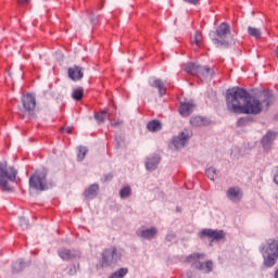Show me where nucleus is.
Returning <instances> with one entry per match:
<instances>
[{
  "label": "nucleus",
  "instance_id": "obj_31",
  "mask_svg": "<svg viewBox=\"0 0 278 278\" xmlns=\"http://www.w3.org/2000/svg\"><path fill=\"white\" fill-rule=\"evenodd\" d=\"M119 197L121 199H128V197H131V187L127 186L121 189Z\"/></svg>",
  "mask_w": 278,
  "mask_h": 278
},
{
  "label": "nucleus",
  "instance_id": "obj_39",
  "mask_svg": "<svg viewBox=\"0 0 278 278\" xmlns=\"http://www.w3.org/2000/svg\"><path fill=\"white\" fill-rule=\"evenodd\" d=\"M175 235H173V233H169V235H167L166 236V240H167V242H173V240H175Z\"/></svg>",
  "mask_w": 278,
  "mask_h": 278
},
{
  "label": "nucleus",
  "instance_id": "obj_9",
  "mask_svg": "<svg viewBox=\"0 0 278 278\" xmlns=\"http://www.w3.org/2000/svg\"><path fill=\"white\" fill-rule=\"evenodd\" d=\"M225 230H214V229H203L200 232V238L203 240L204 238H211L212 241L220 242V240H225L226 238Z\"/></svg>",
  "mask_w": 278,
  "mask_h": 278
},
{
  "label": "nucleus",
  "instance_id": "obj_12",
  "mask_svg": "<svg viewBox=\"0 0 278 278\" xmlns=\"http://www.w3.org/2000/svg\"><path fill=\"white\" fill-rule=\"evenodd\" d=\"M137 236L139 238H143L144 240H153L155 236H157V228L155 227H150V228H144L141 227L137 229Z\"/></svg>",
  "mask_w": 278,
  "mask_h": 278
},
{
  "label": "nucleus",
  "instance_id": "obj_43",
  "mask_svg": "<svg viewBox=\"0 0 278 278\" xmlns=\"http://www.w3.org/2000/svg\"><path fill=\"white\" fill-rule=\"evenodd\" d=\"M192 277H193V274L191 270L187 271L185 275V278H192Z\"/></svg>",
  "mask_w": 278,
  "mask_h": 278
},
{
  "label": "nucleus",
  "instance_id": "obj_26",
  "mask_svg": "<svg viewBox=\"0 0 278 278\" xmlns=\"http://www.w3.org/2000/svg\"><path fill=\"white\" fill-rule=\"evenodd\" d=\"M24 268H25V263H23V261H16L12 264V274L18 275V273H23Z\"/></svg>",
  "mask_w": 278,
  "mask_h": 278
},
{
  "label": "nucleus",
  "instance_id": "obj_22",
  "mask_svg": "<svg viewBox=\"0 0 278 278\" xmlns=\"http://www.w3.org/2000/svg\"><path fill=\"white\" fill-rule=\"evenodd\" d=\"M147 129L148 131H161L162 129V122L161 121H157V119H152L148 123L147 125Z\"/></svg>",
  "mask_w": 278,
  "mask_h": 278
},
{
  "label": "nucleus",
  "instance_id": "obj_24",
  "mask_svg": "<svg viewBox=\"0 0 278 278\" xmlns=\"http://www.w3.org/2000/svg\"><path fill=\"white\" fill-rule=\"evenodd\" d=\"M97 192H99V185H91L84 192V195L86 197V199H94V197H97Z\"/></svg>",
  "mask_w": 278,
  "mask_h": 278
},
{
  "label": "nucleus",
  "instance_id": "obj_40",
  "mask_svg": "<svg viewBox=\"0 0 278 278\" xmlns=\"http://www.w3.org/2000/svg\"><path fill=\"white\" fill-rule=\"evenodd\" d=\"M114 176L112 175V174H106L105 176H104V181H112V178H113Z\"/></svg>",
  "mask_w": 278,
  "mask_h": 278
},
{
  "label": "nucleus",
  "instance_id": "obj_42",
  "mask_svg": "<svg viewBox=\"0 0 278 278\" xmlns=\"http://www.w3.org/2000/svg\"><path fill=\"white\" fill-rule=\"evenodd\" d=\"M111 125H112V127H118V125H123V121L115 122Z\"/></svg>",
  "mask_w": 278,
  "mask_h": 278
},
{
  "label": "nucleus",
  "instance_id": "obj_20",
  "mask_svg": "<svg viewBox=\"0 0 278 278\" xmlns=\"http://www.w3.org/2000/svg\"><path fill=\"white\" fill-rule=\"evenodd\" d=\"M150 86L152 88H157L160 97H164V94H166V87H164V81H162V79H154Z\"/></svg>",
  "mask_w": 278,
  "mask_h": 278
},
{
  "label": "nucleus",
  "instance_id": "obj_3",
  "mask_svg": "<svg viewBox=\"0 0 278 278\" xmlns=\"http://www.w3.org/2000/svg\"><path fill=\"white\" fill-rule=\"evenodd\" d=\"M48 172L47 169L36 170L29 177V189L36 190L37 192H45V190H49L55 186V181L52 179H47Z\"/></svg>",
  "mask_w": 278,
  "mask_h": 278
},
{
  "label": "nucleus",
  "instance_id": "obj_5",
  "mask_svg": "<svg viewBox=\"0 0 278 278\" xmlns=\"http://www.w3.org/2000/svg\"><path fill=\"white\" fill-rule=\"evenodd\" d=\"M16 175H18V170L14 167L8 168V163L0 162V188L3 192H10L12 190L9 181H16Z\"/></svg>",
  "mask_w": 278,
  "mask_h": 278
},
{
  "label": "nucleus",
  "instance_id": "obj_23",
  "mask_svg": "<svg viewBox=\"0 0 278 278\" xmlns=\"http://www.w3.org/2000/svg\"><path fill=\"white\" fill-rule=\"evenodd\" d=\"M248 34L252 38H255V40L262 39V28H257L255 26H249L248 27Z\"/></svg>",
  "mask_w": 278,
  "mask_h": 278
},
{
  "label": "nucleus",
  "instance_id": "obj_1",
  "mask_svg": "<svg viewBox=\"0 0 278 278\" xmlns=\"http://www.w3.org/2000/svg\"><path fill=\"white\" fill-rule=\"evenodd\" d=\"M275 103L273 91H260L251 96L249 91L240 87H232L226 91V105L228 112L232 114H262V111L268 110L270 104Z\"/></svg>",
  "mask_w": 278,
  "mask_h": 278
},
{
  "label": "nucleus",
  "instance_id": "obj_28",
  "mask_svg": "<svg viewBox=\"0 0 278 278\" xmlns=\"http://www.w3.org/2000/svg\"><path fill=\"white\" fill-rule=\"evenodd\" d=\"M87 153H88V148H86L84 146L78 147L77 161L84 162Z\"/></svg>",
  "mask_w": 278,
  "mask_h": 278
},
{
  "label": "nucleus",
  "instance_id": "obj_32",
  "mask_svg": "<svg viewBox=\"0 0 278 278\" xmlns=\"http://www.w3.org/2000/svg\"><path fill=\"white\" fill-rule=\"evenodd\" d=\"M94 118L98 121V123H105V118H108V112L102 111L100 113H96Z\"/></svg>",
  "mask_w": 278,
  "mask_h": 278
},
{
  "label": "nucleus",
  "instance_id": "obj_29",
  "mask_svg": "<svg viewBox=\"0 0 278 278\" xmlns=\"http://www.w3.org/2000/svg\"><path fill=\"white\" fill-rule=\"evenodd\" d=\"M206 177H208L211 179V181H215L216 180V176L218 175V170H216L215 167H208L205 172Z\"/></svg>",
  "mask_w": 278,
  "mask_h": 278
},
{
  "label": "nucleus",
  "instance_id": "obj_17",
  "mask_svg": "<svg viewBox=\"0 0 278 278\" xmlns=\"http://www.w3.org/2000/svg\"><path fill=\"white\" fill-rule=\"evenodd\" d=\"M197 77L211 80L214 77V70L210 68V66H200Z\"/></svg>",
  "mask_w": 278,
  "mask_h": 278
},
{
  "label": "nucleus",
  "instance_id": "obj_4",
  "mask_svg": "<svg viewBox=\"0 0 278 278\" xmlns=\"http://www.w3.org/2000/svg\"><path fill=\"white\" fill-rule=\"evenodd\" d=\"M261 253L264 257V265L267 268L273 267L274 264H277L278 260V240L268 239L266 244L261 245Z\"/></svg>",
  "mask_w": 278,
  "mask_h": 278
},
{
  "label": "nucleus",
  "instance_id": "obj_7",
  "mask_svg": "<svg viewBox=\"0 0 278 278\" xmlns=\"http://www.w3.org/2000/svg\"><path fill=\"white\" fill-rule=\"evenodd\" d=\"M122 254L116 248L106 249L102 253V266H114V264L121 262Z\"/></svg>",
  "mask_w": 278,
  "mask_h": 278
},
{
  "label": "nucleus",
  "instance_id": "obj_16",
  "mask_svg": "<svg viewBox=\"0 0 278 278\" xmlns=\"http://www.w3.org/2000/svg\"><path fill=\"white\" fill-rule=\"evenodd\" d=\"M58 253L59 257H61V260H65L66 262H70V260H75L78 256L75 250H68L66 248L59 249Z\"/></svg>",
  "mask_w": 278,
  "mask_h": 278
},
{
  "label": "nucleus",
  "instance_id": "obj_46",
  "mask_svg": "<svg viewBox=\"0 0 278 278\" xmlns=\"http://www.w3.org/2000/svg\"><path fill=\"white\" fill-rule=\"evenodd\" d=\"M275 53H276V58H278V50H276Z\"/></svg>",
  "mask_w": 278,
  "mask_h": 278
},
{
  "label": "nucleus",
  "instance_id": "obj_35",
  "mask_svg": "<svg viewBox=\"0 0 278 278\" xmlns=\"http://www.w3.org/2000/svg\"><path fill=\"white\" fill-rule=\"evenodd\" d=\"M89 21L91 23V25H99V16H96L94 15V11H90V17H89Z\"/></svg>",
  "mask_w": 278,
  "mask_h": 278
},
{
  "label": "nucleus",
  "instance_id": "obj_45",
  "mask_svg": "<svg viewBox=\"0 0 278 278\" xmlns=\"http://www.w3.org/2000/svg\"><path fill=\"white\" fill-rule=\"evenodd\" d=\"M275 278H278V270L275 273Z\"/></svg>",
  "mask_w": 278,
  "mask_h": 278
},
{
  "label": "nucleus",
  "instance_id": "obj_13",
  "mask_svg": "<svg viewBox=\"0 0 278 278\" xmlns=\"http://www.w3.org/2000/svg\"><path fill=\"white\" fill-rule=\"evenodd\" d=\"M67 73L72 81H81V79H84V67L79 65H74L70 67Z\"/></svg>",
  "mask_w": 278,
  "mask_h": 278
},
{
  "label": "nucleus",
  "instance_id": "obj_21",
  "mask_svg": "<svg viewBox=\"0 0 278 278\" xmlns=\"http://www.w3.org/2000/svg\"><path fill=\"white\" fill-rule=\"evenodd\" d=\"M191 45H195L197 49H201L203 45V33L197 30L194 36L191 37Z\"/></svg>",
  "mask_w": 278,
  "mask_h": 278
},
{
  "label": "nucleus",
  "instance_id": "obj_8",
  "mask_svg": "<svg viewBox=\"0 0 278 278\" xmlns=\"http://www.w3.org/2000/svg\"><path fill=\"white\" fill-rule=\"evenodd\" d=\"M23 110L22 112H27L28 116H36V96L27 93L22 97Z\"/></svg>",
  "mask_w": 278,
  "mask_h": 278
},
{
  "label": "nucleus",
  "instance_id": "obj_34",
  "mask_svg": "<svg viewBox=\"0 0 278 278\" xmlns=\"http://www.w3.org/2000/svg\"><path fill=\"white\" fill-rule=\"evenodd\" d=\"M20 227L23 229V231L29 229V220H27L25 217H20Z\"/></svg>",
  "mask_w": 278,
  "mask_h": 278
},
{
  "label": "nucleus",
  "instance_id": "obj_38",
  "mask_svg": "<svg viewBox=\"0 0 278 278\" xmlns=\"http://www.w3.org/2000/svg\"><path fill=\"white\" fill-rule=\"evenodd\" d=\"M185 3H189L190 5H199L201 3V0H182Z\"/></svg>",
  "mask_w": 278,
  "mask_h": 278
},
{
  "label": "nucleus",
  "instance_id": "obj_11",
  "mask_svg": "<svg viewBox=\"0 0 278 278\" xmlns=\"http://www.w3.org/2000/svg\"><path fill=\"white\" fill-rule=\"evenodd\" d=\"M188 142H190V134L188 131H181L173 139V144L177 150L184 149Z\"/></svg>",
  "mask_w": 278,
  "mask_h": 278
},
{
  "label": "nucleus",
  "instance_id": "obj_36",
  "mask_svg": "<svg viewBox=\"0 0 278 278\" xmlns=\"http://www.w3.org/2000/svg\"><path fill=\"white\" fill-rule=\"evenodd\" d=\"M79 267H77V265H71L70 266V270H68V275L73 276V275H77V269Z\"/></svg>",
  "mask_w": 278,
  "mask_h": 278
},
{
  "label": "nucleus",
  "instance_id": "obj_37",
  "mask_svg": "<svg viewBox=\"0 0 278 278\" xmlns=\"http://www.w3.org/2000/svg\"><path fill=\"white\" fill-rule=\"evenodd\" d=\"M273 173H274V184L278 186V166L274 168Z\"/></svg>",
  "mask_w": 278,
  "mask_h": 278
},
{
  "label": "nucleus",
  "instance_id": "obj_14",
  "mask_svg": "<svg viewBox=\"0 0 278 278\" xmlns=\"http://www.w3.org/2000/svg\"><path fill=\"white\" fill-rule=\"evenodd\" d=\"M275 138H277V132L269 130L267 134L262 138V144L264 151L268 153L270 151V147H273V142H275Z\"/></svg>",
  "mask_w": 278,
  "mask_h": 278
},
{
  "label": "nucleus",
  "instance_id": "obj_25",
  "mask_svg": "<svg viewBox=\"0 0 278 278\" xmlns=\"http://www.w3.org/2000/svg\"><path fill=\"white\" fill-rule=\"evenodd\" d=\"M207 123V119L203 118L202 116H192L190 118V125L192 127H203Z\"/></svg>",
  "mask_w": 278,
  "mask_h": 278
},
{
  "label": "nucleus",
  "instance_id": "obj_18",
  "mask_svg": "<svg viewBox=\"0 0 278 278\" xmlns=\"http://www.w3.org/2000/svg\"><path fill=\"white\" fill-rule=\"evenodd\" d=\"M161 160L162 159L157 154H154L153 156L148 157V160L146 162L147 170H155V168H157V164H160Z\"/></svg>",
  "mask_w": 278,
  "mask_h": 278
},
{
  "label": "nucleus",
  "instance_id": "obj_33",
  "mask_svg": "<svg viewBox=\"0 0 278 278\" xmlns=\"http://www.w3.org/2000/svg\"><path fill=\"white\" fill-rule=\"evenodd\" d=\"M251 123V117L245 116V117H240L237 122V127H247Z\"/></svg>",
  "mask_w": 278,
  "mask_h": 278
},
{
  "label": "nucleus",
  "instance_id": "obj_27",
  "mask_svg": "<svg viewBox=\"0 0 278 278\" xmlns=\"http://www.w3.org/2000/svg\"><path fill=\"white\" fill-rule=\"evenodd\" d=\"M72 98L74 101H81L84 99V88L79 87L77 89H74L72 92Z\"/></svg>",
  "mask_w": 278,
  "mask_h": 278
},
{
  "label": "nucleus",
  "instance_id": "obj_10",
  "mask_svg": "<svg viewBox=\"0 0 278 278\" xmlns=\"http://www.w3.org/2000/svg\"><path fill=\"white\" fill-rule=\"evenodd\" d=\"M226 197L231 203H240L244 197V192L240 187H229L226 191Z\"/></svg>",
  "mask_w": 278,
  "mask_h": 278
},
{
  "label": "nucleus",
  "instance_id": "obj_2",
  "mask_svg": "<svg viewBox=\"0 0 278 278\" xmlns=\"http://www.w3.org/2000/svg\"><path fill=\"white\" fill-rule=\"evenodd\" d=\"M216 37H214L213 43L215 47L224 49H229L230 47H235L236 38L231 35V26L227 22H223L217 26L215 30Z\"/></svg>",
  "mask_w": 278,
  "mask_h": 278
},
{
  "label": "nucleus",
  "instance_id": "obj_19",
  "mask_svg": "<svg viewBox=\"0 0 278 278\" xmlns=\"http://www.w3.org/2000/svg\"><path fill=\"white\" fill-rule=\"evenodd\" d=\"M201 68V65H198L197 63L190 62L185 65V73H188V75H193L197 77L199 74V70Z\"/></svg>",
  "mask_w": 278,
  "mask_h": 278
},
{
  "label": "nucleus",
  "instance_id": "obj_41",
  "mask_svg": "<svg viewBox=\"0 0 278 278\" xmlns=\"http://www.w3.org/2000/svg\"><path fill=\"white\" fill-rule=\"evenodd\" d=\"M17 3H20V5H25V3H29V0H17Z\"/></svg>",
  "mask_w": 278,
  "mask_h": 278
},
{
  "label": "nucleus",
  "instance_id": "obj_47",
  "mask_svg": "<svg viewBox=\"0 0 278 278\" xmlns=\"http://www.w3.org/2000/svg\"><path fill=\"white\" fill-rule=\"evenodd\" d=\"M45 1H49V0H45Z\"/></svg>",
  "mask_w": 278,
  "mask_h": 278
},
{
  "label": "nucleus",
  "instance_id": "obj_44",
  "mask_svg": "<svg viewBox=\"0 0 278 278\" xmlns=\"http://www.w3.org/2000/svg\"><path fill=\"white\" fill-rule=\"evenodd\" d=\"M65 131L66 134H71V131H73V127L71 126L65 127Z\"/></svg>",
  "mask_w": 278,
  "mask_h": 278
},
{
  "label": "nucleus",
  "instance_id": "obj_15",
  "mask_svg": "<svg viewBox=\"0 0 278 278\" xmlns=\"http://www.w3.org/2000/svg\"><path fill=\"white\" fill-rule=\"evenodd\" d=\"M194 108H197V104L194 102H182L179 108V114L181 116H190L192 112H194Z\"/></svg>",
  "mask_w": 278,
  "mask_h": 278
},
{
  "label": "nucleus",
  "instance_id": "obj_6",
  "mask_svg": "<svg viewBox=\"0 0 278 278\" xmlns=\"http://www.w3.org/2000/svg\"><path fill=\"white\" fill-rule=\"evenodd\" d=\"M203 257H205V254L203 253H193L187 257V262L191 264V268H194L195 270H200L204 274L212 273L214 263H212V261L205 263L199 261L201 258L203 260Z\"/></svg>",
  "mask_w": 278,
  "mask_h": 278
},
{
  "label": "nucleus",
  "instance_id": "obj_30",
  "mask_svg": "<svg viewBox=\"0 0 278 278\" xmlns=\"http://www.w3.org/2000/svg\"><path fill=\"white\" fill-rule=\"evenodd\" d=\"M129 273L127 268H119L117 271L113 273L109 278H123Z\"/></svg>",
  "mask_w": 278,
  "mask_h": 278
}]
</instances>
